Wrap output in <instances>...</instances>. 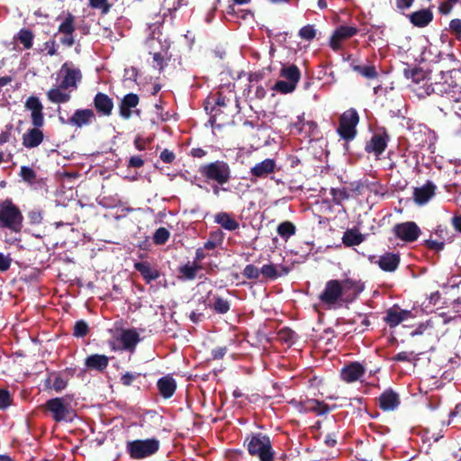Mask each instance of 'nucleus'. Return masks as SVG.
Returning a JSON list of instances; mask_svg holds the SVG:
<instances>
[{
  "mask_svg": "<svg viewBox=\"0 0 461 461\" xmlns=\"http://www.w3.org/2000/svg\"><path fill=\"white\" fill-rule=\"evenodd\" d=\"M212 99L213 104L211 108V123L218 128L230 123L234 114L240 109L238 98L227 97L221 92H217Z\"/></svg>",
  "mask_w": 461,
  "mask_h": 461,
  "instance_id": "obj_1",
  "label": "nucleus"
},
{
  "mask_svg": "<svg viewBox=\"0 0 461 461\" xmlns=\"http://www.w3.org/2000/svg\"><path fill=\"white\" fill-rule=\"evenodd\" d=\"M198 172L207 183H214L212 186L214 195L219 196L221 187L228 184L231 179V169L230 165L224 160H215L202 164Z\"/></svg>",
  "mask_w": 461,
  "mask_h": 461,
  "instance_id": "obj_2",
  "label": "nucleus"
},
{
  "mask_svg": "<svg viewBox=\"0 0 461 461\" xmlns=\"http://www.w3.org/2000/svg\"><path fill=\"white\" fill-rule=\"evenodd\" d=\"M244 445L249 454L258 461H275L276 451L270 438L263 433H254L246 438Z\"/></svg>",
  "mask_w": 461,
  "mask_h": 461,
  "instance_id": "obj_3",
  "label": "nucleus"
},
{
  "mask_svg": "<svg viewBox=\"0 0 461 461\" xmlns=\"http://www.w3.org/2000/svg\"><path fill=\"white\" fill-rule=\"evenodd\" d=\"M23 216L19 207L9 198L0 202V229L19 233L23 229Z\"/></svg>",
  "mask_w": 461,
  "mask_h": 461,
  "instance_id": "obj_4",
  "label": "nucleus"
},
{
  "mask_svg": "<svg viewBox=\"0 0 461 461\" xmlns=\"http://www.w3.org/2000/svg\"><path fill=\"white\" fill-rule=\"evenodd\" d=\"M456 72L457 69L456 68H449L446 71L440 70L438 76H436L434 78V81H431L430 84L427 86V93H435L441 95L445 98L444 101L450 100V95L453 94L452 92H457L460 89L457 84L453 81H448L453 78V74Z\"/></svg>",
  "mask_w": 461,
  "mask_h": 461,
  "instance_id": "obj_5",
  "label": "nucleus"
},
{
  "mask_svg": "<svg viewBox=\"0 0 461 461\" xmlns=\"http://www.w3.org/2000/svg\"><path fill=\"white\" fill-rule=\"evenodd\" d=\"M71 398L69 396L55 397L45 402V409L50 412L52 419L56 422L71 421L73 411L70 405Z\"/></svg>",
  "mask_w": 461,
  "mask_h": 461,
  "instance_id": "obj_6",
  "label": "nucleus"
},
{
  "mask_svg": "<svg viewBox=\"0 0 461 461\" xmlns=\"http://www.w3.org/2000/svg\"><path fill=\"white\" fill-rule=\"evenodd\" d=\"M160 447L158 439L152 438L127 442L126 451L133 459H143L156 454Z\"/></svg>",
  "mask_w": 461,
  "mask_h": 461,
  "instance_id": "obj_7",
  "label": "nucleus"
},
{
  "mask_svg": "<svg viewBox=\"0 0 461 461\" xmlns=\"http://www.w3.org/2000/svg\"><path fill=\"white\" fill-rule=\"evenodd\" d=\"M359 122V115L356 109L350 108L345 111L339 117L337 131L346 141L352 140L357 135V125Z\"/></svg>",
  "mask_w": 461,
  "mask_h": 461,
  "instance_id": "obj_8",
  "label": "nucleus"
},
{
  "mask_svg": "<svg viewBox=\"0 0 461 461\" xmlns=\"http://www.w3.org/2000/svg\"><path fill=\"white\" fill-rule=\"evenodd\" d=\"M393 231L396 238L407 243L416 241L421 234L420 228L414 221L396 223Z\"/></svg>",
  "mask_w": 461,
  "mask_h": 461,
  "instance_id": "obj_9",
  "label": "nucleus"
},
{
  "mask_svg": "<svg viewBox=\"0 0 461 461\" xmlns=\"http://www.w3.org/2000/svg\"><path fill=\"white\" fill-rule=\"evenodd\" d=\"M342 295L340 281L331 279L326 283L323 292L319 295V299L327 305H333Z\"/></svg>",
  "mask_w": 461,
  "mask_h": 461,
  "instance_id": "obj_10",
  "label": "nucleus"
},
{
  "mask_svg": "<svg viewBox=\"0 0 461 461\" xmlns=\"http://www.w3.org/2000/svg\"><path fill=\"white\" fill-rule=\"evenodd\" d=\"M24 108L31 112V120L32 126H43L44 113L43 105L39 97L31 95L24 103Z\"/></svg>",
  "mask_w": 461,
  "mask_h": 461,
  "instance_id": "obj_11",
  "label": "nucleus"
},
{
  "mask_svg": "<svg viewBox=\"0 0 461 461\" xmlns=\"http://www.w3.org/2000/svg\"><path fill=\"white\" fill-rule=\"evenodd\" d=\"M96 120L92 109H77L68 119V123L77 128H82L93 123Z\"/></svg>",
  "mask_w": 461,
  "mask_h": 461,
  "instance_id": "obj_12",
  "label": "nucleus"
},
{
  "mask_svg": "<svg viewBox=\"0 0 461 461\" xmlns=\"http://www.w3.org/2000/svg\"><path fill=\"white\" fill-rule=\"evenodd\" d=\"M75 30V16L68 13L58 29L59 32L64 34V37L60 39V43L62 45L72 47L75 44V39L73 35Z\"/></svg>",
  "mask_w": 461,
  "mask_h": 461,
  "instance_id": "obj_13",
  "label": "nucleus"
},
{
  "mask_svg": "<svg viewBox=\"0 0 461 461\" xmlns=\"http://www.w3.org/2000/svg\"><path fill=\"white\" fill-rule=\"evenodd\" d=\"M358 32L357 27L354 26H339L337 28L330 40V47L337 51L341 49V41L349 39Z\"/></svg>",
  "mask_w": 461,
  "mask_h": 461,
  "instance_id": "obj_14",
  "label": "nucleus"
},
{
  "mask_svg": "<svg viewBox=\"0 0 461 461\" xmlns=\"http://www.w3.org/2000/svg\"><path fill=\"white\" fill-rule=\"evenodd\" d=\"M436 185L428 180L423 185L414 187L413 201L418 205H424L436 194Z\"/></svg>",
  "mask_w": 461,
  "mask_h": 461,
  "instance_id": "obj_15",
  "label": "nucleus"
},
{
  "mask_svg": "<svg viewBox=\"0 0 461 461\" xmlns=\"http://www.w3.org/2000/svg\"><path fill=\"white\" fill-rule=\"evenodd\" d=\"M341 292L345 296V302H352L364 290L365 285L360 280L346 278L340 281Z\"/></svg>",
  "mask_w": 461,
  "mask_h": 461,
  "instance_id": "obj_16",
  "label": "nucleus"
},
{
  "mask_svg": "<svg viewBox=\"0 0 461 461\" xmlns=\"http://www.w3.org/2000/svg\"><path fill=\"white\" fill-rule=\"evenodd\" d=\"M388 141L389 135L386 132L383 134L375 133L366 143L365 150L367 153H374L376 157H379L387 148Z\"/></svg>",
  "mask_w": 461,
  "mask_h": 461,
  "instance_id": "obj_17",
  "label": "nucleus"
},
{
  "mask_svg": "<svg viewBox=\"0 0 461 461\" xmlns=\"http://www.w3.org/2000/svg\"><path fill=\"white\" fill-rule=\"evenodd\" d=\"M61 72L65 75L60 82L61 87H66L73 91L77 88V83L82 79V73L79 68H68L65 63L61 67Z\"/></svg>",
  "mask_w": 461,
  "mask_h": 461,
  "instance_id": "obj_18",
  "label": "nucleus"
},
{
  "mask_svg": "<svg viewBox=\"0 0 461 461\" xmlns=\"http://www.w3.org/2000/svg\"><path fill=\"white\" fill-rule=\"evenodd\" d=\"M94 107L100 116L109 117L113 113V101L106 94L98 92L93 100Z\"/></svg>",
  "mask_w": 461,
  "mask_h": 461,
  "instance_id": "obj_19",
  "label": "nucleus"
},
{
  "mask_svg": "<svg viewBox=\"0 0 461 461\" xmlns=\"http://www.w3.org/2000/svg\"><path fill=\"white\" fill-rule=\"evenodd\" d=\"M117 340L122 345V349L133 352L137 344L140 341V334L135 329L122 330Z\"/></svg>",
  "mask_w": 461,
  "mask_h": 461,
  "instance_id": "obj_20",
  "label": "nucleus"
},
{
  "mask_svg": "<svg viewBox=\"0 0 461 461\" xmlns=\"http://www.w3.org/2000/svg\"><path fill=\"white\" fill-rule=\"evenodd\" d=\"M68 384V376H46L42 383L44 392L59 393Z\"/></svg>",
  "mask_w": 461,
  "mask_h": 461,
  "instance_id": "obj_21",
  "label": "nucleus"
},
{
  "mask_svg": "<svg viewBox=\"0 0 461 461\" xmlns=\"http://www.w3.org/2000/svg\"><path fill=\"white\" fill-rule=\"evenodd\" d=\"M42 126H33L23 135V145L27 149H33L41 144L44 140Z\"/></svg>",
  "mask_w": 461,
  "mask_h": 461,
  "instance_id": "obj_22",
  "label": "nucleus"
},
{
  "mask_svg": "<svg viewBox=\"0 0 461 461\" xmlns=\"http://www.w3.org/2000/svg\"><path fill=\"white\" fill-rule=\"evenodd\" d=\"M411 316L408 310H401L396 307L389 308L384 317V321L390 327L394 328Z\"/></svg>",
  "mask_w": 461,
  "mask_h": 461,
  "instance_id": "obj_23",
  "label": "nucleus"
},
{
  "mask_svg": "<svg viewBox=\"0 0 461 461\" xmlns=\"http://www.w3.org/2000/svg\"><path fill=\"white\" fill-rule=\"evenodd\" d=\"M289 272L288 267L273 263L265 264L260 268L261 276L266 280H276L280 276H286Z\"/></svg>",
  "mask_w": 461,
  "mask_h": 461,
  "instance_id": "obj_24",
  "label": "nucleus"
},
{
  "mask_svg": "<svg viewBox=\"0 0 461 461\" xmlns=\"http://www.w3.org/2000/svg\"><path fill=\"white\" fill-rule=\"evenodd\" d=\"M276 168V162L273 158H266L263 161L257 163L250 168V174L256 178H265L268 175L275 172Z\"/></svg>",
  "mask_w": 461,
  "mask_h": 461,
  "instance_id": "obj_25",
  "label": "nucleus"
},
{
  "mask_svg": "<svg viewBox=\"0 0 461 461\" xmlns=\"http://www.w3.org/2000/svg\"><path fill=\"white\" fill-rule=\"evenodd\" d=\"M433 13L429 8L420 9L408 15L411 23L419 28L428 26L433 20Z\"/></svg>",
  "mask_w": 461,
  "mask_h": 461,
  "instance_id": "obj_26",
  "label": "nucleus"
},
{
  "mask_svg": "<svg viewBox=\"0 0 461 461\" xmlns=\"http://www.w3.org/2000/svg\"><path fill=\"white\" fill-rule=\"evenodd\" d=\"M400 405V397L392 389H386L379 397V407L385 411H393Z\"/></svg>",
  "mask_w": 461,
  "mask_h": 461,
  "instance_id": "obj_27",
  "label": "nucleus"
},
{
  "mask_svg": "<svg viewBox=\"0 0 461 461\" xmlns=\"http://www.w3.org/2000/svg\"><path fill=\"white\" fill-rule=\"evenodd\" d=\"M139 102L138 95L134 93L125 95L119 104L120 115L124 119H129L131 116V109L135 108Z\"/></svg>",
  "mask_w": 461,
  "mask_h": 461,
  "instance_id": "obj_28",
  "label": "nucleus"
},
{
  "mask_svg": "<svg viewBox=\"0 0 461 461\" xmlns=\"http://www.w3.org/2000/svg\"><path fill=\"white\" fill-rule=\"evenodd\" d=\"M109 364V357L105 355L92 354L85 360V365L88 370L104 372Z\"/></svg>",
  "mask_w": 461,
  "mask_h": 461,
  "instance_id": "obj_29",
  "label": "nucleus"
},
{
  "mask_svg": "<svg viewBox=\"0 0 461 461\" xmlns=\"http://www.w3.org/2000/svg\"><path fill=\"white\" fill-rule=\"evenodd\" d=\"M400 255L398 253L386 252L379 257L377 264L385 272H394L400 265Z\"/></svg>",
  "mask_w": 461,
  "mask_h": 461,
  "instance_id": "obj_30",
  "label": "nucleus"
},
{
  "mask_svg": "<svg viewBox=\"0 0 461 461\" xmlns=\"http://www.w3.org/2000/svg\"><path fill=\"white\" fill-rule=\"evenodd\" d=\"M46 95L50 103L66 104L71 99V91L66 87H61L59 84L58 86L50 88Z\"/></svg>",
  "mask_w": 461,
  "mask_h": 461,
  "instance_id": "obj_31",
  "label": "nucleus"
},
{
  "mask_svg": "<svg viewBox=\"0 0 461 461\" xmlns=\"http://www.w3.org/2000/svg\"><path fill=\"white\" fill-rule=\"evenodd\" d=\"M157 386L160 395L165 399H168L175 393L176 383L173 376H161L157 383Z\"/></svg>",
  "mask_w": 461,
  "mask_h": 461,
  "instance_id": "obj_32",
  "label": "nucleus"
},
{
  "mask_svg": "<svg viewBox=\"0 0 461 461\" xmlns=\"http://www.w3.org/2000/svg\"><path fill=\"white\" fill-rule=\"evenodd\" d=\"M134 268L140 272L147 284L158 279L160 276L159 271L151 267L150 264L147 261L136 262L134 264Z\"/></svg>",
  "mask_w": 461,
  "mask_h": 461,
  "instance_id": "obj_33",
  "label": "nucleus"
},
{
  "mask_svg": "<svg viewBox=\"0 0 461 461\" xmlns=\"http://www.w3.org/2000/svg\"><path fill=\"white\" fill-rule=\"evenodd\" d=\"M214 222L229 231H233L240 228V223L234 219L233 215L226 212L216 213L214 215Z\"/></svg>",
  "mask_w": 461,
  "mask_h": 461,
  "instance_id": "obj_34",
  "label": "nucleus"
},
{
  "mask_svg": "<svg viewBox=\"0 0 461 461\" xmlns=\"http://www.w3.org/2000/svg\"><path fill=\"white\" fill-rule=\"evenodd\" d=\"M452 93L453 94L450 95V100L443 101V108H441V110H448L461 117V88L457 92Z\"/></svg>",
  "mask_w": 461,
  "mask_h": 461,
  "instance_id": "obj_35",
  "label": "nucleus"
},
{
  "mask_svg": "<svg viewBox=\"0 0 461 461\" xmlns=\"http://www.w3.org/2000/svg\"><path fill=\"white\" fill-rule=\"evenodd\" d=\"M201 269H203L201 264L196 262H187L184 266L179 267L178 272L182 276L181 278L185 280H194L197 276V272Z\"/></svg>",
  "mask_w": 461,
  "mask_h": 461,
  "instance_id": "obj_36",
  "label": "nucleus"
},
{
  "mask_svg": "<svg viewBox=\"0 0 461 461\" xmlns=\"http://www.w3.org/2000/svg\"><path fill=\"white\" fill-rule=\"evenodd\" d=\"M280 77L297 85L301 78V71L294 64L283 66L280 69Z\"/></svg>",
  "mask_w": 461,
  "mask_h": 461,
  "instance_id": "obj_37",
  "label": "nucleus"
},
{
  "mask_svg": "<svg viewBox=\"0 0 461 461\" xmlns=\"http://www.w3.org/2000/svg\"><path fill=\"white\" fill-rule=\"evenodd\" d=\"M364 241V236L354 229L347 230L342 237V242L346 247L359 245Z\"/></svg>",
  "mask_w": 461,
  "mask_h": 461,
  "instance_id": "obj_38",
  "label": "nucleus"
},
{
  "mask_svg": "<svg viewBox=\"0 0 461 461\" xmlns=\"http://www.w3.org/2000/svg\"><path fill=\"white\" fill-rule=\"evenodd\" d=\"M14 39L23 44L24 50H30L33 45L34 34L30 29L23 28Z\"/></svg>",
  "mask_w": 461,
  "mask_h": 461,
  "instance_id": "obj_39",
  "label": "nucleus"
},
{
  "mask_svg": "<svg viewBox=\"0 0 461 461\" xmlns=\"http://www.w3.org/2000/svg\"><path fill=\"white\" fill-rule=\"evenodd\" d=\"M19 176L24 182H26L31 186L41 185L42 183V179H38L36 172L28 166L21 167Z\"/></svg>",
  "mask_w": 461,
  "mask_h": 461,
  "instance_id": "obj_40",
  "label": "nucleus"
},
{
  "mask_svg": "<svg viewBox=\"0 0 461 461\" xmlns=\"http://www.w3.org/2000/svg\"><path fill=\"white\" fill-rule=\"evenodd\" d=\"M276 338L279 341L286 344L288 347H291L297 340L298 335L292 329L284 327L278 330Z\"/></svg>",
  "mask_w": 461,
  "mask_h": 461,
  "instance_id": "obj_41",
  "label": "nucleus"
},
{
  "mask_svg": "<svg viewBox=\"0 0 461 461\" xmlns=\"http://www.w3.org/2000/svg\"><path fill=\"white\" fill-rule=\"evenodd\" d=\"M438 376H423L419 383V389L421 393H428L434 388L439 387Z\"/></svg>",
  "mask_w": 461,
  "mask_h": 461,
  "instance_id": "obj_42",
  "label": "nucleus"
},
{
  "mask_svg": "<svg viewBox=\"0 0 461 461\" xmlns=\"http://www.w3.org/2000/svg\"><path fill=\"white\" fill-rule=\"evenodd\" d=\"M352 69L361 76L368 79H375L378 77V73L374 65L369 66H360V65H351Z\"/></svg>",
  "mask_w": 461,
  "mask_h": 461,
  "instance_id": "obj_43",
  "label": "nucleus"
},
{
  "mask_svg": "<svg viewBox=\"0 0 461 461\" xmlns=\"http://www.w3.org/2000/svg\"><path fill=\"white\" fill-rule=\"evenodd\" d=\"M366 372V368L364 364L356 361L345 365L340 375H364Z\"/></svg>",
  "mask_w": 461,
  "mask_h": 461,
  "instance_id": "obj_44",
  "label": "nucleus"
},
{
  "mask_svg": "<svg viewBox=\"0 0 461 461\" xmlns=\"http://www.w3.org/2000/svg\"><path fill=\"white\" fill-rule=\"evenodd\" d=\"M276 231H277L278 235L280 237H282L283 239H288L291 236L295 234L296 227L293 222H291L289 221H285L281 222L277 226Z\"/></svg>",
  "mask_w": 461,
  "mask_h": 461,
  "instance_id": "obj_45",
  "label": "nucleus"
},
{
  "mask_svg": "<svg viewBox=\"0 0 461 461\" xmlns=\"http://www.w3.org/2000/svg\"><path fill=\"white\" fill-rule=\"evenodd\" d=\"M332 196V202L337 205H341L342 202L349 199V192L345 188H331L330 191Z\"/></svg>",
  "mask_w": 461,
  "mask_h": 461,
  "instance_id": "obj_46",
  "label": "nucleus"
},
{
  "mask_svg": "<svg viewBox=\"0 0 461 461\" xmlns=\"http://www.w3.org/2000/svg\"><path fill=\"white\" fill-rule=\"evenodd\" d=\"M210 307L212 309H213V311L216 313L225 314L230 311V304L228 300L223 299L217 295V296H214V303L212 305H210Z\"/></svg>",
  "mask_w": 461,
  "mask_h": 461,
  "instance_id": "obj_47",
  "label": "nucleus"
},
{
  "mask_svg": "<svg viewBox=\"0 0 461 461\" xmlns=\"http://www.w3.org/2000/svg\"><path fill=\"white\" fill-rule=\"evenodd\" d=\"M296 86V84L287 80H278L273 86V89L278 93L286 95L293 93L295 90Z\"/></svg>",
  "mask_w": 461,
  "mask_h": 461,
  "instance_id": "obj_48",
  "label": "nucleus"
},
{
  "mask_svg": "<svg viewBox=\"0 0 461 461\" xmlns=\"http://www.w3.org/2000/svg\"><path fill=\"white\" fill-rule=\"evenodd\" d=\"M404 75L407 78H411L414 83L417 84L423 81L427 77L426 72L419 68L405 69Z\"/></svg>",
  "mask_w": 461,
  "mask_h": 461,
  "instance_id": "obj_49",
  "label": "nucleus"
},
{
  "mask_svg": "<svg viewBox=\"0 0 461 461\" xmlns=\"http://www.w3.org/2000/svg\"><path fill=\"white\" fill-rule=\"evenodd\" d=\"M170 237L169 230L165 227H159L153 235V242L156 245H164Z\"/></svg>",
  "mask_w": 461,
  "mask_h": 461,
  "instance_id": "obj_50",
  "label": "nucleus"
},
{
  "mask_svg": "<svg viewBox=\"0 0 461 461\" xmlns=\"http://www.w3.org/2000/svg\"><path fill=\"white\" fill-rule=\"evenodd\" d=\"M89 6L100 10V14L105 15L110 12L112 4L109 3V0H89Z\"/></svg>",
  "mask_w": 461,
  "mask_h": 461,
  "instance_id": "obj_51",
  "label": "nucleus"
},
{
  "mask_svg": "<svg viewBox=\"0 0 461 461\" xmlns=\"http://www.w3.org/2000/svg\"><path fill=\"white\" fill-rule=\"evenodd\" d=\"M183 0H162V10L164 11L163 16L166 17L167 14H172L181 5Z\"/></svg>",
  "mask_w": 461,
  "mask_h": 461,
  "instance_id": "obj_52",
  "label": "nucleus"
},
{
  "mask_svg": "<svg viewBox=\"0 0 461 461\" xmlns=\"http://www.w3.org/2000/svg\"><path fill=\"white\" fill-rule=\"evenodd\" d=\"M448 30L456 41H461V19L454 18L450 20Z\"/></svg>",
  "mask_w": 461,
  "mask_h": 461,
  "instance_id": "obj_53",
  "label": "nucleus"
},
{
  "mask_svg": "<svg viewBox=\"0 0 461 461\" xmlns=\"http://www.w3.org/2000/svg\"><path fill=\"white\" fill-rule=\"evenodd\" d=\"M298 35L301 39L311 41L316 37V30L313 25L307 24L299 30Z\"/></svg>",
  "mask_w": 461,
  "mask_h": 461,
  "instance_id": "obj_54",
  "label": "nucleus"
},
{
  "mask_svg": "<svg viewBox=\"0 0 461 461\" xmlns=\"http://www.w3.org/2000/svg\"><path fill=\"white\" fill-rule=\"evenodd\" d=\"M242 275L247 279L258 280L261 275L260 268L252 264L247 265L242 271Z\"/></svg>",
  "mask_w": 461,
  "mask_h": 461,
  "instance_id": "obj_55",
  "label": "nucleus"
},
{
  "mask_svg": "<svg viewBox=\"0 0 461 461\" xmlns=\"http://www.w3.org/2000/svg\"><path fill=\"white\" fill-rule=\"evenodd\" d=\"M88 331H89V328H88L87 323L85 321L80 320V321H76L75 326H74V331H73V335L75 337L84 338L87 335Z\"/></svg>",
  "mask_w": 461,
  "mask_h": 461,
  "instance_id": "obj_56",
  "label": "nucleus"
},
{
  "mask_svg": "<svg viewBox=\"0 0 461 461\" xmlns=\"http://www.w3.org/2000/svg\"><path fill=\"white\" fill-rule=\"evenodd\" d=\"M28 219L31 224L37 225L43 220V211L40 208H34L28 212Z\"/></svg>",
  "mask_w": 461,
  "mask_h": 461,
  "instance_id": "obj_57",
  "label": "nucleus"
},
{
  "mask_svg": "<svg viewBox=\"0 0 461 461\" xmlns=\"http://www.w3.org/2000/svg\"><path fill=\"white\" fill-rule=\"evenodd\" d=\"M424 246L429 250L439 252L445 249V241H438L431 239H428L424 240Z\"/></svg>",
  "mask_w": 461,
  "mask_h": 461,
  "instance_id": "obj_58",
  "label": "nucleus"
},
{
  "mask_svg": "<svg viewBox=\"0 0 461 461\" xmlns=\"http://www.w3.org/2000/svg\"><path fill=\"white\" fill-rule=\"evenodd\" d=\"M12 397L9 391L0 389V410H5L12 404Z\"/></svg>",
  "mask_w": 461,
  "mask_h": 461,
  "instance_id": "obj_59",
  "label": "nucleus"
},
{
  "mask_svg": "<svg viewBox=\"0 0 461 461\" xmlns=\"http://www.w3.org/2000/svg\"><path fill=\"white\" fill-rule=\"evenodd\" d=\"M159 158L163 162L170 164L175 160L176 155L173 151L165 149L160 152Z\"/></svg>",
  "mask_w": 461,
  "mask_h": 461,
  "instance_id": "obj_60",
  "label": "nucleus"
},
{
  "mask_svg": "<svg viewBox=\"0 0 461 461\" xmlns=\"http://www.w3.org/2000/svg\"><path fill=\"white\" fill-rule=\"evenodd\" d=\"M12 258L0 252V271L5 272L10 268Z\"/></svg>",
  "mask_w": 461,
  "mask_h": 461,
  "instance_id": "obj_61",
  "label": "nucleus"
},
{
  "mask_svg": "<svg viewBox=\"0 0 461 461\" xmlns=\"http://www.w3.org/2000/svg\"><path fill=\"white\" fill-rule=\"evenodd\" d=\"M143 165H144V160L141 158L140 156H132L130 158V159L128 161L129 167L139 168V167H141Z\"/></svg>",
  "mask_w": 461,
  "mask_h": 461,
  "instance_id": "obj_62",
  "label": "nucleus"
},
{
  "mask_svg": "<svg viewBox=\"0 0 461 461\" xmlns=\"http://www.w3.org/2000/svg\"><path fill=\"white\" fill-rule=\"evenodd\" d=\"M305 130L303 131L305 136H311L317 130L318 125L314 121H305Z\"/></svg>",
  "mask_w": 461,
  "mask_h": 461,
  "instance_id": "obj_63",
  "label": "nucleus"
},
{
  "mask_svg": "<svg viewBox=\"0 0 461 461\" xmlns=\"http://www.w3.org/2000/svg\"><path fill=\"white\" fill-rule=\"evenodd\" d=\"M305 120L303 118V115L298 116L297 121L292 124V127L297 131L298 133L302 134L303 133V131L305 130Z\"/></svg>",
  "mask_w": 461,
  "mask_h": 461,
  "instance_id": "obj_64",
  "label": "nucleus"
}]
</instances>
